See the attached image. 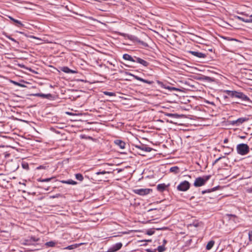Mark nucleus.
<instances>
[{"label": "nucleus", "mask_w": 252, "mask_h": 252, "mask_svg": "<svg viewBox=\"0 0 252 252\" xmlns=\"http://www.w3.org/2000/svg\"><path fill=\"white\" fill-rule=\"evenodd\" d=\"M60 196V194H56V195H54V196H51L52 198H56V197H58V196Z\"/></svg>", "instance_id": "nucleus-47"}, {"label": "nucleus", "mask_w": 252, "mask_h": 252, "mask_svg": "<svg viewBox=\"0 0 252 252\" xmlns=\"http://www.w3.org/2000/svg\"><path fill=\"white\" fill-rule=\"evenodd\" d=\"M46 246L48 247H54L55 245V243L53 241L48 242L45 244Z\"/></svg>", "instance_id": "nucleus-31"}, {"label": "nucleus", "mask_w": 252, "mask_h": 252, "mask_svg": "<svg viewBox=\"0 0 252 252\" xmlns=\"http://www.w3.org/2000/svg\"><path fill=\"white\" fill-rule=\"evenodd\" d=\"M147 252H156V251H153L152 250H150V249H148L147 250Z\"/></svg>", "instance_id": "nucleus-45"}, {"label": "nucleus", "mask_w": 252, "mask_h": 252, "mask_svg": "<svg viewBox=\"0 0 252 252\" xmlns=\"http://www.w3.org/2000/svg\"><path fill=\"white\" fill-rule=\"evenodd\" d=\"M66 114H68V115H71V113H69V112H66Z\"/></svg>", "instance_id": "nucleus-57"}, {"label": "nucleus", "mask_w": 252, "mask_h": 252, "mask_svg": "<svg viewBox=\"0 0 252 252\" xmlns=\"http://www.w3.org/2000/svg\"><path fill=\"white\" fill-rule=\"evenodd\" d=\"M145 152H143L142 151H140L139 152H137L138 154L141 156H145L144 153Z\"/></svg>", "instance_id": "nucleus-41"}, {"label": "nucleus", "mask_w": 252, "mask_h": 252, "mask_svg": "<svg viewBox=\"0 0 252 252\" xmlns=\"http://www.w3.org/2000/svg\"><path fill=\"white\" fill-rule=\"evenodd\" d=\"M135 62H137L140 64H141L144 66H147L149 65V63L147 61L136 56H134Z\"/></svg>", "instance_id": "nucleus-10"}, {"label": "nucleus", "mask_w": 252, "mask_h": 252, "mask_svg": "<svg viewBox=\"0 0 252 252\" xmlns=\"http://www.w3.org/2000/svg\"><path fill=\"white\" fill-rule=\"evenodd\" d=\"M155 231L154 230H149L147 232V234L149 235H153Z\"/></svg>", "instance_id": "nucleus-39"}, {"label": "nucleus", "mask_w": 252, "mask_h": 252, "mask_svg": "<svg viewBox=\"0 0 252 252\" xmlns=\"http://www.w3.org/2000/svg\"><path fill=\"white\" fill-rule=\"evenodd\" d=\"M123 58L127 61H129L132 62H135V59L134 58H132L130 55L127 54H125L123 56Z\"/></svg>", "instance_id": "nucleus-15"}, {"label": "nucleus", "mask_w": 252, "mask_h": 252, "mask_svg": "<svg viewBox=\"0 0 252 252\" xmlns=\"http://www.w3.org/2000/svg\"><path fill=\"white\" fill-rule=\"evenodd\" d=\"M214 190H215V188H213V189H206V190H202V194H205V193H206L210 192H211L212 191H214Z\"/></svg>", "instance_id": "nucleus-33"}, {"label": "nucleus", "mask_w": 252, "mask_h": 252, "mask_svg": "<svg viewBox=\"0 0 252 252\" xmlns=\"http://www.w3.org/2000/svg\"><path fill=\"white\" fill-rule=\"evenodd\" d=\"M168 186H169V185L166 186L164 184H158L157 186V189L158 191L162 192L163 191H164L165 189Z\"/></svg>", "instance_id": "nucleus-16"}, {"label": "nucleus", "mask_w": 252, "mask_h": 252, "mask_svg": "<svg viewBox=\"0 0 252 252\" xmlns=\"http://www.w3.org/2000/svg\"><path fill=\"white\" fill-rule=\"evenodd\" d=\"M237 98H239L242 101L247 103L252 102V101L250 100V98L243 93L241 92H238Z\"/></svg>", "instance_id": "nucleus-4"}, {"label": "nucleus", "mask_w": 252, "mask_h": 252, "mask_svg": "<svg viewBox=\"0 0 252 252\" xmlns=\"http://www.w3.org/2000/svg\"><path fill=\"white\" fill-rule=\"evenodd\" d=\"M62 71L66 73H75L76 71L71 70L67 66H64L62 68Z\"/></svg>", "instance_id": "nucleus-14"}, {"label": "nucleus", "mask_w": 252, "mask_h": 252, "mask_svg": "<svg viewBox=\"0 0 252 252\" xmlns=\"http://www.w3.org/2000/svg\"><path fill=\"white\" fill-rule=\"evenodd\" d=\"M136 41L137 42H138L139 43H140V44H141L143 46H144V47L148 46V44L146 42H144L143 41H141V40H140L139 39H136Z\"/></svg>", "instance_id": "nucleus-32"}, {"label": "nucleus", "mask_w": 252, "mask_h": 252, "mask_svg": "<svg viewBox=\"0 0 252 252\" xmlns=\"http://www.w3.org/2000/svg\"><path fill=\"white\" fill-rule=\"evenodd\" d=\"M166 241L165 240H163V245H164V244H166Z\"/></svg>", "instance_id": "nucleus-53"}, {"label": "nucleus", "mask_w": 252, "mask_h": 252, "mask_svg": "<svg viewBox=\"0 0 252 252\" xmlns=\"http://www.w3.org/2000/svg\"><path fill=\"white\" fill-rule=\"evenodd\" d=\"M52 179H54V177L46 178V179H42L41 178H39V179H37V181L38 182H48L50 181Z\"/></svg>", "instance_id": "nucleus-25"}, {"label": "nucleus", "mask_w": 252, "mask_h": 252, "mask_svg": "<svg viewBox=\"0 0 252 252\" xmlns=\"http://www.w3.org/2000/svg\"><path fill=\"white\" fill-rule=\"evenodd\" d=\"M75 178L77 180L80 181H83L84 179L83 175L80 173L75 174Z\"/></svg>", "instance_id": "nucleus-26"}, {"label": "nucleus", "mask_w": 252, "mask_h": 252, "mask_svg": "<svg viewBox=\"0 0 252 252\" xmlns=\"http://www.w3.org/2000/svg\"><path fill=\"white\" fill-rule=\"evenodd\" d=\"M142 82L147 83V84H152L153 83V81H149V80H145L144 79H143V81Z\"/></svg>", "instance_id": "nucleus-37"}, {"label": "nucleus", "mask_w": 252, "mask_h": 252, "mask_svg": "<svg viewBox=\"0 0 252 252\" xmlns=\"http://www.w3.org/2000/svg\"><path fill=\"white\" fill-rule=\"evenodd\" d=\"M40 168H42L41 166H39V167H37V169H40Z\"/></svg>", "instance_id": "nucleus-55"}, {"label": "nucleus", "mask_w": 252, "mask_h": 252, "mask_svg": "<svg viewBox=\"0 0 252 252\" xmlns=\"http://www.w3.org/2000/svg\"><path fill=\"white\" fill-rule=\"evenodd\" d=\"M37 240L35 238L32 237L30 239L25 240L22 244L24 245H31L33 244V243L35 242Z\"/></svg>", "instance_id": "nucleus-11"}, {"label": "nucleus", "mask_w": 252, "mask_h": 252, "mask_svg": "<svg viewBox=\"0 0 252 252\" xmlns=\"http://www.w3.org/2000/svg\"><path fill=\"white\" fill-rule=\"evenodd\" d=\"M125 73L127 75H131V76H133L137 80H138V81H140L141 82L143 81V78H142L138 76L133 75L131 73L128 72H126Z\"/></svg>", "instance_id": "nucleus-22"}, {"label": "nucleus", "mask_w": 252, "mask_h": 252, "mask_svg": "<svg viewBox=\"0 0 252 252\" xmlns=\"http://www.w3.org/2000/svg\"><path fill=\"white\" fill-rule=\"evenodd\" d=\"M225 156L220 157L219 158H217L213 163V165H215L222 158H224Z\"/></svg>", "instance_id": "nucleus-36"}, {"label": "nucleus", "mask_w": 252, "mask_h": 252, "mask_svg": "<svg viewBox=\"0 0 252 252\" xmlns=\"http://www.w3.org/2000/svg\"><path fill=\"white\" fill-rule=\"evenodd\" d=\"M251 20V15H250V16H249V18L245 19V20H249V21H250Z\"/></svg>", "instance_id": "nucleus-51"}, {"label": "nucleus", "mask_w": 252, "mask_h": 252, "mask_svg": "<svg viewBox=\"0 0 252 252\" xmlns=\"http://www.w3.org/2000/svg\"><path fill=\"white\" fill-rule=\"evenodd\" d=\"M164 88L165 89H167L168 90H177V89L176 88H174V87H164Z\"/></svg>", "instance_id": "nucleus-40"}, {"label": "nucleus", "mask_w": 252, "mask_h": 252, "mask_svg": "<svg viewBox=\"0 0 252 252\" xmlns=\"http://www.w3.org/2000/svg\"><path fill=\"white\" fill-rule=\"evenodd\" d=\"M155 209H151L149 210V211H149V212H150V211H153V210H155Z\"/></svg>", "instance_id": "nucleus-54"}, {"label": "nucleus", "mask_w": 252, "mask_h": 252, "mask_svg": "<svg viewBox=\"0 0 252 252\" xmlns=\"http://www.w3.org/2000/svg\"><path fill=\"white\" fill-rule=\"evenodd\" d=\"M189 53L199 58H204L206 57V55L205 54L197 51H189Z\"/></svg>", "instance_id": "nucleus-9"}, {"label": "nucleus", "mask_w": 252, "mask_h": 252, "mask_svg": "<svg viewBox=\"0 0 252 252\" xmlns=\"http://www.w3.org/2000/svg\"><path fill=\"white\" fill-rule=\"evenodd\" d=\"M230 40H236V39H233V38H231Z\"/></svg>", "instance_id": "nucleus-56"}, {"label": "nucleus", "mask_w": 252, "mask_h": 252, "mask_svg": "<svg viewBox=\"0 0 252 252\" xmlns=\"http://www.w3.org/2000/svg\"><path fill=\"white\" fill-rule=\"evenodd\" d=\"M248 235L249 240L252 241V230L249 231Z\"/></svg>", "instance_id": "nucleus-38"}, {"label": "nucleus", "mask_w": 252, "mask_h": 252, "mask_svg": "<svg viewBox=\"0 0 252 252\" xmlns=\"http://www.w3.org/2000/svg\"><path fill=\"white\" fill-rule=\"evenodd\" d=\"M251 20L250 21V23H252V15H251Z\"/></svg>", "instance_id": "nucleus-52"}, {"label": "nucleus", "mask_w": 252, "mask_h": 252, "mask_svg": "<svg viewBox=\"0 0 252 252\" xmlns=\"http://www.w3.org/2000/svg\"><path fill=\"white\" fill-rule=\"evenodd\" d=\"M103 94L106 95H108V96H113L116 95L115 93H113V92H109L105 91V92H103Z\"/></svg>", "instance_id": "nucleus-28"}, {"label": "nucleus", "mask_w": 252, "mask_h": 252, "mask_svg": "<svg viewBox=\"0 0 252 252\" xmlns=\"http://www.w3.org/2000/svg\"><path fill=\"white\" fill-rule=\"evenodd\" d=\"M82 244H75L73 245H71L70 246H68L65 248H64V250H72L75 248H77L78 247L80 246Z\"/></svg>", "instance_id": "nucleus-17"}, {"label": "nucleus", "mask_w": 252, "mask_h": 252, "mask_svg": "<svg viewBox=\"0 0 252 252\" xmlns=\"http://www.w3.org/2000/svg\"><path fill=\"white\" fill-rule=\"evenodd\" d=\"M11 40L15 43H18V42L13 38H12V39H11Z\"/></svg>", "instance_id": "nucleus-46"}, {"label": "nucleus", "mask_w": 252, "mask_h": 252, "mask_svg": "<svg viewBox=\"0 0 252 252\" xmlns=\"http://www.w3.org/2000/svg\"><path fill=\"white\" fill-rule=\"evenodd\" d=\"M114 143L116 145L119 146V147L122 149H123L125 148V142L121 140H115Z\"/></svg>", "instance_id": "nucleus-13"}, {"label": "nucleus", "mask_w": 252, "mask_h": 252, "mask_svg": "<svg viewBox=\"0 0 252 252\" xmlns=\"http://www.w3.org/2000/svg\"><path fill=\"white\" fill-rule=\"evenodd\" d=\"M35 95L41 96L43 98H48V99L50 98L52 96L51 94H36Z\"/></svg>", "instance_id": "nucleus-19"}, {"label": "nucleus", "mask_w": 252, "mask_h": 252, "mask_svg": "<svg viewBox=\"0 0 252 252\" xmlns=\"http://www.w3.org/2000/svg\"><path fill=\"white\" fill-rule=\"evenodd\" d=\"M111 172H109V171H99V172H97L95 173V174L98 175H100V174H106V173H110Z\"/></svg>", "instance_id": "nucleus-35"}, {"label": "nucleus", "mask_w": 252, "mask_h": 252, "mask_svg": "<svg viewBox=\"0 0 252 252\" xmlns=\"http://www.w3.org/2000/svg\"><path fill=\"white\" fill-rule=\"evenodd\" d=\"M170 171L177 174L179 172V168L178 166H173L170 168Z\"/></svg>", "instance_id": "nucleus-21"}, {"label": "nucleus", "mask_w": 252, "mask_h": 252, "mask_svg": "<svg viewBox=\"0 0 252 252\" xmlns=\"http://www.w3.org/2000/svg\"><path fill=\"white\" fill-rule=\"evenodd\" d=\"M135 147L140 151L145 152H150L153 150L152 148L147 147L144 145H135Z\"/></svg>", "instance_id": "nucleus-5"}, {"label": "nucleus", "mask_w": 252, "mask_h": 252, "mask_svg": "<svg viewBox=\"0 0 252 252\" xmlns=\"http://www.w3.org/2000/svg\"><path fill=\"white\" fill-rule=\"evenodd\" d=\"M228 142V139L227 138H225L223 141L224 143H227Z\"/></svg>", "instance_id": "nucleus-44"}, {"label": "nucleus", "mask_w": 252, "mask_h": 252, "mask_svg": "<svg viewBox=\"0 0 252 252\" xmlns=\"http://www.w3.org/2000/svg\"><path fill=\"white\" fill-rule=\"evenodd\" d=\"M166 116L172 117L174 118H179V115L177 114H172V113H166L165 114Z\"/></svg>", "instance_id": "nucleus-24"}, {"label": "nucleus", "mask_w": 252, "mask_h": 252, "mask_svg": "<svg viewBox=\"0 0 252 252\" xmlns=\"http://www.w3.org/2000/svg\"><path fill=\"white\" fill-rule=\"evenodd\" d=\"M241 138H245V137H244V136H241Z\"/></svg>", "instance_id": "nucleus-58"}, {"label": "nucleus", "mask_w": 252, "mask_h": 252, "mask_svg": "<svg viewBox=\"0 0 252 252\" xmlns=\"http://www.w3.org/2000/svg\"><path fill=\"white\" fill-rule=\"evenodd\" d=\"M237 18L239 19V20L243 21L245 23H250V21L249 20H245V18L240 17V16H237Z\"/></svg>", "instance_id": "nucleus-34"}, {"label": "nucleus", "mask_w": 252, "mask_h": 252, "mask_svg": "<svg viewBox=\"0 0 252 252\" xmlns=\"http://www.w3.org/2000/svg\"><path fill=\"white\" fill-rule=\"evenodd\" d=\"M134 191L136 194L141 195H144L149 194L150 193V189H135Z\"/></svg>", "instance_id": "nucleus-6"}, {"label": "nucleus", "mask_w": 252, "mask_h": 252, "mask_svg": "<svg viewBox=\"0 0 252 252\" xmlns=\"http://www.w3.org/2000/svg\"><path fill=\"white\" fill-rule=\"evenodd\" d=\"M6 37L7 38H8L9 39H10L11 40V39H12V37H11L9 35H6Z\"/></svg>", "instance_id": "nucleus-48"}, {"label": "nucleus", "mask_w": 252, "mask_h": 252, "mask_svg": "<svg viewBox=\"0 0 252 252\" xmlns=\"http://www.w3.org/2000/svg\"><path fill=\"white\" fill-rule=\"evenodd\" d=\"M23 166V167L25 169H26V168H28V164H23L22 165Z\"/></svg>", "instance_id": "nucleus-43"}, {"label": "nucleus", "mask_w": 252, "mask_h": 252, "mask_svg": "<svg viewBox=\"0 0 252 252\" xmlns=\"http://www.w3.org/2000/svg\"><path fill=\"white\" fill-rule=\"evenodd\" d=\"M6 37L7 38H8L9 39H10L11 40V39H12V37H11L9 35H6Z\"/></svg>", "instance_id": "nucleus-49"}, {"label": "nucleus", "mask_w": 252, "mask_h": 252, "mask_svg": "<svg viewBox=\"0 0 252 252\" xmlns=\"http://www.w3.org/2000/svg\"><path fill=\"white\" fill-rule=\"evenodd\" d=\"M121 243H118L113 245L112 247L110 248L107 252H115L119 250L122 247Z\"/></svg>", "instance_id": "nucleus-7"}, {"label": "nucleus", "mask_w": 252, "mask_h": 252, "mask_svg": "<svg viewBox=\"0 0 252 252\" xmlns=\"http://www.w3.org/2000/svg\"><path fill=\"white\" fill-rule=\"evenodd\" d=\"M247 119L245 118H240L236 120L230 122V124L235 125L236 126H239L240 124L247 121Z\"/></svg>", "instance_id": "nucleus-8"}, {"label": "nucleus", "mask_w": 252, "mask_h": 252, "mask_svg": "<svg viewBox=\"0 0 252 252\" xmlns=\"http://www.w3.org/2000/svg\"><path fill=\"white\" fill-rule=\"evenodd\" d=\"M9 18L11 20L13 21L14 23L18 24V26H23V24L21 22V21H20L18 20L15 19L13 17H10V16H9Z\"/></svg>", "instance_id": "nucleus-23"}, {"label": "nucleus", "mask_w": 252, "mask_h": 252, "mask_svg": "<svg viewBox=\"0 0 252 252\" xmlns=\"http://www.w3.org/2000/svg\"><path fill=\"white\" fill-rule=\"evenodd\" d=\"M157 250L158 251V252H164L165 250V248L164 245L159 246L157 248Z\"/></svg>", "instance_id": "nucleus-27"}, {"label": "nucleus", "mask_w": 252, "mask_h": 252, "mask_svg": "<svg viewBox=\"0 0 252 252\" xmlns=\"http://www.w3.org/2000/svg\"><path fill=\"white\" fill-rule=\"evenodd\" d=\"M62 183H64V184H69V185H73L77 184L76 182H75L72 180H71V179L68 180L66 181H63Z\"/></svg>", "instance_id": "nucleus-20"}, {"label": "nucleus", "mask_w": 252, "mask_h": 252, "mask_svg": "<svg viewBox=\"0 0 252 252\" xmlns=\"http://www.w3.org/2000/svg\"><path fill=\"white\" fill-rule=\"evenodd\" d=\"M210 177L211 175L205 176L203 177H198L196 178L193 185L195 187H201L205 184L206 182L210 179Z\"/></svg>", "instance_id": "nucleus-2"}, {"label": "nucleus", "mask_w": 252, "mask_h": 252, "mask_svg": "<svg viewBox=\"0 0 252 252\" xmlns=\"http://www.w3.org/2000/svg\"><path fill=\"white\" fill-rule=\"evenodd\" d=\"M190 186V183L187 181H184L180 183L177 186V189L179 191H186L188 190Z\"/></svg>", "instance_id": "nucleus-3"}, {"label": "nucleus", "mask_w": 252, "mask_h": 252, "mask_svg": "<svg viewBox=\"0 0 252 252\" xmlns=\"http://www.w3.org/2000/svg\"><path fill=\"white\" fill-rule=\"evenodd\" d=\"M222 147H223V148H228V149L230 150L229 151L224 153V154L225 155H228L230 154L233 151V149L231 148H230L229 147H225L224 146H222Z\"/></svg>", "instance_id": "nucleus-30"}, {"label": "nucleus", "mask_w": 252, "mask_h": 252, "mask_svg": "<svg viewBox=\"0 0 252 252\" xmlns=\"http://www.w3.org/2000/svg\"><path fill=\"white\" fill-rule=\"evenodd\" d=\"M203 79L208 82H212L214 80V79L212 78L206 76H204L203 77Z\"/></svg>", "instance_id": "nucleus-29"}, {"label": "nucleus", "mask_w": 252, "mask_h": 252, "mask_svg": "<svg viewBox=\"0 0 252 252\" xmlns=\"http://www.w3.org/2000/svg\"><path fill=\"white\" fill-rule=\"evenodd\" d=\"M13 83H14V84H15V85H18V86H21V87L23 86V85H22V84H20V83H18V82H14V81H13Z\"/></svg>", "instance_id": "nucleus-42"}, {"label": "nucleus", "mask_w": 252, "mask_h": 252, "mask_svg": "<svg viewBox=\"0 0 252 252\" xmlns=\"http://www.w3.org/2000/svg\"><path fill=\"white\" fill-rule=\"evenodd\" d=\"M224 92L227 94L229 96L232 97H236L238 94L237 91H229V90H225L224 91Z\"/></svg>", "instance_id": "nucleus-12"}, {"label": "nucleus", "mask_w": 252, "mask_h": 252, "mask_svg": "<svg viewBox=\"0 0 252 252\" xmlns=\"http://www.w3.org/2000/svg\"><path fill=\"white\" fill-rule=\"evenodd\" d=\"M236 150L239 155L245 156L249 153L250 148L247 144L241 143L237 145Z\"/></svg>", "instance_id": "nucleus-1"}, {"label": "nucleus", "mask_w": 252, "mask_h": 252, "mask_svg": "<svg viewBox=\"0 0 252 252\" xmlns=\"http://www.w3.org/2000/svg\"><path fill=\"white\" fill-rule=\"evenodd\" d=\"M215 241L213 240L210 241L206 245V249L207 250H211L214 245Z\"/></svg>", "instance_id": "nucleus-18"}, {"label": "nucleus", "mask_w": 252, "mask_h": 252, "mask_svg": "<svg viewBox=\"0 0 252 252\" xmlns=\"http://www.w3.org/2000/svg\"><path fill=\"white\" fill-rule=\"evenodd\" d=\"M158 83L159 84V85H160L161 86H162L163 85V83L160 81H158Z\"/></svg>", "instance_id": "nucleus-50"}]
</instances>
